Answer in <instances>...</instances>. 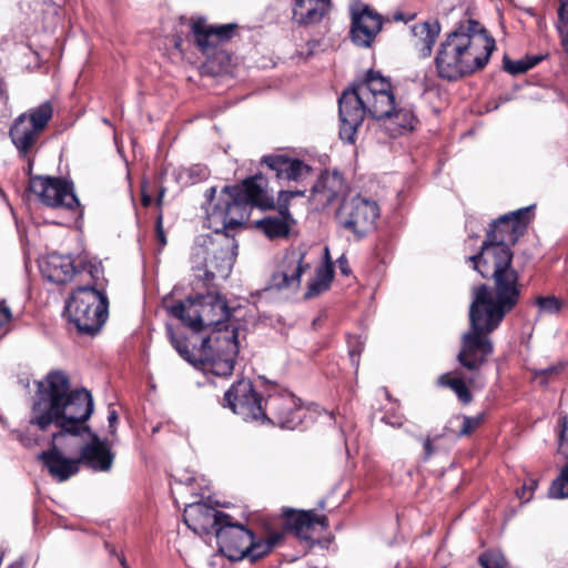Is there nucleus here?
<instances>
[{
  "mask_svg": "<svg viewBox=\"0 0 568 568\" xmlns=\"http://www.w3.org/2000/svg\"><path fill=\"white\" fill-rule=\"evenodd\" d=\"M527 214L528 209H525L499 217L491 224L480 253L469 257L474 268L483 277L494 278L495 298L486 285L473 288L469 307L470 328L462 337V347L457 356L458 362L468 371L479 369L487 356L493 353L488 335L519 301L520 286L518 274L511 267L513 253L509 244H514L524 233Z\"/></svg>",
  "mask_w": 568,
  "mask_h": 568,
  "instance_id": "nucleus-1",
  "label": "nucleus"
},
{
  "mask_svg": "<svg viewBox=\"0 0 568 568\" xmlns=\"http://www.w3.org/2000/svg\"><path fill=\"white\" fill-rule=\"evenodd\" d=\"M93 412V399L85 389H71L68 376L51 372L37 383L29 413V430H38L51 437L52 448L39 455L49 473L64 481L79 471L80 460L65 457L59 449L67 436L78 437L89 432L85 422Z\"/></svg>",
  "mask_w": 568,
  "mask_h": 568,
  "instance_id": "nucleus-2",
  "label": "nucleus"
},
{
  "mask_svg": "<svg viewBox=\"0 0 568 568\" xmlns=\"http://www.w3.org/2000/svg\"><path fill=\"white\" fill-rule=\"evenodd\" d=\"M495 50V40L474 20L460 23L440 44L435 59L442 79L454 81L483 69Z\"/></svg>",
  "mask_w": 568,
  "mask_h": 568,
  "instance_id": "nucleus-3",
  "label": "nucleus"
},
{
  "mask_svg": "<svg viewBox=\"0 0 568 568\" xmlns=\"http://www.w3.org/2000/svg\"><path fill=\"white\" fill-rule=\"evenodd\" d=\"M342 140L354 143L357 128L365 114L381 120L395 109L390 83L378 72L371 71L363 82L343 92L338 100Z\"/></svg>",
  "mask_w": 568,
  "mask_h": 568,
  "instance_id": "nucleus-4",
  "label": "nucleus"
},
{
  "mask_svg": "<svg viewBox=\"0 0 568 568\" xmlns=\"http://www.w3.org/2000/svg\"><path fill=\"white\" fill-rule=\"evenodd\" d=\"M266 186V179L255 175L240 185L225 186L216 200V189H209L205 195L210 227L216 232H220V229H234L248 220L252 206L272 207L273 197L268 195Z\"/></svg>",
  "mask_w": 568,
  "mask_h": 568,
  "instance_id": "nucleus-5",
  "label": "nucleus"
},
{
  "mask_svg": "<svg viewBox=\"0 0 568 568\" xmlns=\"http://www.w3.org/2000/svg\"><path fill=\"white\" fill-rule=\"evenodd\" d=\"M224 406L246 422L267 419L287 429L296 428L303 418L300 400L292 393L275 390L267 396L263 407L248 379L239 381L225 393Z\"/></svg>",
  "mask_w": 568,
  "mask_h": 568,
  "instance_id": "nucleus-6",
  "label": "nucleus"
},
{
  "mask_svg": "<svg viewBox=\"0 0 568 568\" xmlns=\"http://www.w3.org/2000/svg\"><path fill=\"white\" fill-rule=\"evenodd\" d=\"M83 272H88L91 282L73 290L65 312L79 333L94 335L108 318L109 301L104 292L106 280L101 263H91Z\"/></svg>",
  "mask_w": 568,
  "mask_h": 568,
  "instance_id": "nucleus-7",
  "label": "nucleus"
},
{
  "mask_svg": "<svg viewBox=\"0 0 568 568\" xmlns=\"http://www.w3.org/2000/svg\"><path fill=\"white\" fill-rule=\"evenodd\" d=\"M164 307L171 316L194 332L223 324L231 314L226 301L214 291L190 295L185 301L174 305H169L164 301Z\"/></svg>",
  "mask_w": 568,
  "mask_h": 568,
  "instance_id": "nucleus-8",
  "label": "nucleus"
},
{
  "mask_svg": "<svg viewBox=\"0 0 568 568\" xmlns=\"http://www.w3.org/2000/svg\"><path fill=\"white\" fill-rule=\"evenodd\" d=\"M378 216V204L359 194L345 197L335 215L337 224L356 240L365 237L375 229Z\"/></svg>",
  "mask_w": 568,
  "mask_h": 568,
  "instance_id": "nucleus-9",
  "label": "nucleus"
},
{
  "mask_svg": "<svg viewBox=\"0 0 568 568\" xmlns=\"http://www.w3.org/2000/svg\"><path fill=\"white\" fill-rule=\"evenodd\" d=\"M233 237L216 232L215 237H204L203 244L195 247L194 256L203 257V267L207 280L226 278L233 267L236 255Z\"/></svg>",
  "mask_w": 568,
  "mask_h": 568,
  "instance_id": "nucleus-10",
  "label": "nucleus"
},
{
  "mask_svg": "<svg viewBox=\"0 0 568 568\" xmlns=\"http://www.w3.org/2000/svg\"><path fill=\"white\" fill-rule=\"evenodd\" d=\"M200 362L207 366L217 376H229L234 369V359L239 353V345L234 332H217L202 341Z\"/></svg>",
  "mask_w": 568,
  "mask_h": 568,
  "instance_id": "nucleus-11",
  "label": "nucleus"
},
{
  "mask_svg": "<svg viewBox=\"0 0 568 568\" xmlns=\"http://www.w3.org/2000/svg\"><path fill=\"white\" fill-rule=\"evenodd\" d=\"M28 174L30 175V192L44 205L67 210H74L79 206L72 183L59 178L31 175V165H29Z\"/></svg>",
  "mask_w": 568,
  "mask_h": 568,
  "instance_id": "nucleus-12",
  "label": "nucleus"
},
{
  "mask_svg": "<svg viewBox=\"0 0 568 568\" xmlns=\"http://www.w3.org/2000/svg\"><path fill=\"white\" fill-rule=\"evenodd\" d=\"M52 112V105L49 102H43L16 119L10 130V136L13 144L23 155H27L36 143L39 134L51 119Z\"/></svg>",
  "mask_w": 568,
  "mask_h": 568,
  "instance_id": "nucleus-13",
  "label": "nucleus"
},
{
  "mask_svg": "<svg viewBox=\"0 0 568 568\" xmlns=\"http://www.w3.org/2000/svg\"><path fill=\"white\" fill-rule=\"evenodd\" d=\"M311 267L306 250L302 246L288 250L271 277V286L276 290L296 291L301 276Z\"/></svg>",
  "mask_w": 568,
  "mask_h": 568,
  "instance_id": "nucleus-14",
  "label": "nucleus"
},
{
  "mask_svg": "<svg viewBox=\"0 0 568 568\" xmlns=\"http://www.w3.org/2000/svg\"><path fill=\"white\" fill-rule=\"evenodd\" d=\"M252 537L253 532L243 525L235 523L231 516L216 531L220 551L232 561L245 558V551H247Z\"/></svg>",
  "mask_w": 568,
  "mask_h": 568,
  "instance_id": "nucleus-15",
  "label": "nucleus"
},
{
  "mask_svg": "<svg viewBox=\"0 0 568 568\" xmlns=\"http://www.w3.org/2000/svg\"><path fill=\"white\" fill-rule=\"evenodd\" d=\"M91 263L98 262L89 261L78 268L70 255L52 252L40 258L39 268L43 277L48 281L57 284H64L70 282L75 274H79L82 277L88 276V272H83V268L88 267Z\"/></svg>",
  "mask_w": 568,
  "mask_h": 568,
  "instance_id": "nucleus-16",
  "label": "nucleus"
},
{
  "mask_svg": "<svg viewBox=\"0 0 568 568\" xmlns=\"http://www.w3.org/2000/svg\"><path fill=\"white\" fill-rule=\"evenodd\" d=\"M230 515L216 510L205 503H192L184 508V523L197 535L216 534Z\"/></svg>",
  "mask_w": 568,
  "mask_h": 568,
  "instance_id": "nucleus-17",
  "label": "nucleus"
},
{
  "mask_svg": "<svg viewBox=\"0 0 568 568\" xmlns=\"http://www.w3.org/2000/svg\"><path fill=\"white\" fill-rule=\"evenodd\" d=\"M383 26L382 17L367 6L352 12V40L356 45L369 48Z\"/></svg>",
  "mask_w": 568,
  "mask_h": 568,
  "instance_id": "nucleus-18",
  "label": "nucleus"
},
{
  "mask_svg": "<svg viewBox=\"0 0 568 568\" xmlns=\"http://www.w3.org/2000/svg\"><path fill=\"white\" fill-rule=\"evenodd\" d=\"M91 442L80 449V463H84L88 467L95 471H108L113 464V454L105 440H101L97 434H91Z\"/></svg>",
  "mask_w": 568,
  "mask_h": 568,
  "instance_id": "nucleus-19",
  "label": "nucleus"
},
{
  "mask_svg": "<svg viewBox=\"0 0 568 568\" xmlns=\"http://www.w3.org/2000/svg\"><path fill=\"white\" fill-rule=\"evenodd\" d=\"M263 162L281 180L298 181L310 173V168L304 162L285 155L264 156Z\"/></svg>",
  "mask_w": 568,
  "mask_h": 568,
  "instance_id": "nucleus-20",
  "label": "nucleus"
},
{
  "mask_svg": "<svg viewBox=\"0 0 568 568\" xmlns=\"http://www.w3.org/2000/svg\"><path fill=\"white\" fill-rule=\"evenodd\" d=\"M331 0H296L293 19L298 24L320 22L331 10Z\"/></svg>",
  "mask_w": 568,
  "mask_h": 568,
  "instance_id": "nucleus-21",
  "label": "nucleus"
},
{
  "mask_svg": "<svg viewBox=\"0 0 568 568\" xmlns=\"http://www.w3.org/2000/svg\"><path fill=\"white\" fill-rule=\"evenodd\" d=\"M232 24L207 26L203 21H196L192 24L195 42L203 51H207L219 45L220 41L229 39Z\"/></svg>",
  "mask_w": 568,
  "mask_h": 568,
  "instance_id": "nucleus-22",
  "label": "nucleus"
},
{
  "mask_svg": "<svg viewBox=\"0 0 568 568\" xmlns=\"http://www.w3.org/2000/svg\"><path fill=\"white\" fill-rule=\"evenodd\" d=\"M287 527L303 540L312 539V531L316 524L323 528L328 526L326 516H320L314 510L293 513L286 520Z\"/></svg>",
  "mask_w": 568,
  "mask_h": 568,
  "instance_id": "nucleus-23",
  "label": "nucleus"
},
{
  "mask_svg": "<svg viewBox=\"0 0 568 568\" xmlns=\"http://www.w3.org/2000/svg\"><path fill=\"white\" fill-rule=\"evenodd\" d=\"M439 32L440 26L436 20L418 22L412 27L414 47L418 50L420 57L427 58L430 55Z\"/></svg>",
  "mask_w": 568,
  "mask_h": 568,
  "instance_id": "nucleus-24",
  "label": "nucleus"
},
{
  "mask_svg": "<svg viewBox=\"0 0 568 568\" xmlns=\"http://www.w3.org/2000/svg\"><path fill=\"white\" fill-rule=\"evenodd\" d=\"M294 219L288 212V207L281 206L278 214L268 215L256 222V226L271 240L285 237L288 235Z\"/></svg>",
  "mask_w": 568,
  "mask_h": 568,
  "instance_id": "nucleus-25",
  "label": "nucleus"
},
{
  "mask_svg": "<svg viewBox=\"0 0 568 568\" xmlns=\"http://www.w3.org/2000/svg\"><path fill=\"white\" fill-rule=\"evenodd\" d=\"M344 179L338 172H326L313 186V195L322 204H328L344 191Z\"/></svg>",
  "mask_w": 568,
  "mask_h": 568,
  "instance_id": "nucleus-26",
  "label": "nucleus"
},
{
  "mask_svg": "<svg viewBox=\"0 0 568 568\" xmlns=\"http://www.w3.org/2000/svg\"><path fill=\"white\" fill-rule=\"evenodd\" d=\"M384 124L392 135L402 134L404 131L414 129L416 122L415 114L409 105H400L395 103L394 111L384 119Z\"/></svg>",
  "mask_w": 568,
  "mask_h": 568,
  "instance_id": "nucleus-27",
  "label": "nucleus"
},
{
  "mask_svg": "<svg viewBox=\"0 0 568 568\" xmlns=\"http://www.w3.org/2000/svg\"><path fill=\"white\" fill-rule=\"evenodd\" d=\"M283 536L284 534L282 531L270 532L265 540H256L253 536L247 551H245V558H248L252 562L257 561L277 546L283 539Z\"/></svg>",
  "mask_w": 568,
  "mask_h": 568,
  "instance_id": "nucleus-28",
  "label": "nucleus"
},
{
  "mask_svg": "<svg viewBox=\"0 0 568 568\" xmlns=\"http://www.w3.org/2000/svg\"><path fill=\"white\" fill-rule=\"evenodd\" d=\"M333 280V270L329 264L320 266L316 270L315 276L311 280L305 296L307 298L314 297L329 287Z\"/></svg>",
  "mask_w": 568,
  "mask_h": 568,
  "instance_id": "nucleus-29",
  "label": "nucleus"
},
{
  "mask_svg": "<svg viewBox=\"0 0 568 568\" xmlns=\"http://www.w3.org/2000/svg\"><path fill=\"white\" fill-rule=\"evenodd\" d=\"M210 175L209 169L203 164H194L189 168H180L175 171V179L182 185L199 183Z\"/></svg>",
  "mask_w": 568,
  "mask_h": 568,
  "instance_id": "nucleus-30",
  "label": "nucleus"
},
{
  "mask_svg": "<svg viewBox=\"0 0 568 568\" xmlns=\"http://www.w3.org/2000/svg\"><path fill=\"white\" fill-rule=\"evenodd\" d=\"M438 384L449 387L464 404H468L473 399L465 381L460 377L452 376L449 373H446L438 377Z\"/></svg>",
  "mask_w": 568,
  "mask_h": 568,
  "instance_id": "nucleus-31",
  "label": "nucleus"
},
{
  "mask_svg": "<svg viewBox=\"0 0 568 568\" xmlns=\"http://www.w3.org/2000/svg\"><path fill=\"white\" fill-rule=\"evenodd\" d=\"M558 20L556 29L559 36L560 45L568 52V0H559Z\"/></svg>",
  "mask_w": 568,
  "mask_h": 568,
  "instance_id": "nucleus-32",
  "label": "nucleus"
},
{
  "mask_svg": "<svg viewBox=\"0 0 568 568\" xmlns=\"http://www.w3.org/2000/svg\"><path fill=\"white\" fill-rule=\"evenodd\" d=\"M478 561L483 568H508V561L499 550L483 552Z\"/></svg>",
  "mask_w": 568,
  "mask_h": 568,
  "instance_id": "nucleus-33",
  "label": "nucleus"
},
{
  "mask_svg": "<svg viewBox=\"0 0 568 568\" xmlns=\"http://www.w3.org/2000/svg\"><path fill=\"white\" fill-rule=\"evenodd\" d=\"M166 329H168V335L170 337V342H171L172 346L175 348V351L179 353V355L186 362L194 364L195 359L192 357V354H191L190 349L187 348L185 341L178 337L175 335V333L173 332V328L170 325L166 326Z\"/></svg>",
  "mask_w": 568,
  "mask_h": 568,
  "instance_id": "nucleus-34",
  "label": "nucleus"
},
{
  "mask_svg": "<svg viewBox=\"0 0 568 568\" xmlns=\"http://www.w3.org/2000/svg\"><path fill=\"white\" fill-rule=\"evenodd\" d=\"M536 304L542 313L555 314L560 310V303L554 296H539L536 300Z\"/></svg>",
  "mask_w": 568,
  "mask_h": 568,
  "instance_id": "nucleus-35",
  "label": "nucleus"
},
{
  "mask_svg": "<svg viewBox=\"0 0 568 568\" xmlns=\"http://www.w3.org/2000/svg\"><path fill=\"white\" fill-rule=\"evenodd\" d=\"M484 420V415L479 414L477 416H463V426L459 430V436H466L471 434Z\"/></svg>",
  "mask_w": 568,
  "mask_h": 568,
  "instance_id": "nucleus-36",
  "label": "nucleus"
},
{
  "mask_svg": "<svg viewBox=\"0 0 568 568\" xmlns=\"http://www.w3.org/2000/svg\"><path fill=\"white\" fill-rule=\"evenodd\" d=\"M504 69L510 74H519L529 70V65H527V60L521 59L517 61H511L507 57L504 58Z\"/></svg>",
  "mask_w": 568,
  "mask_h": 568,
  "instance_id": "nucleus-37",
  "label": "nucleus"
},
{
  "mask_svg": "<svg viewBox=\"0 0 568 568\" xmlns=\"http://www.w3.org/2000/svg\"><path fill=\"white\" fill-rule=\"evenodd\" d=\"M11 312L10 310L0 303V338L4 336L10 328Z\"/></svg>",
  "mask_w": 568,
  "mask_h": 568,
  "instance_id": "nucleus-38",
  "label": "nucleus"
},
{
  "mask_svg": "<svg viewBox=\"0 0 568 568\" xmlns=\"http://www.w3.org/2000/svg\"><path fill=\"white\" fill-rule=\"evenodd\" d=\"M348 346L351 359L353 363H355V361L359 357L361 352L363 349V343L354 337L348 339Z\"/></svg>",
  "mask_w": 568,
  "mask_h": 568,
  "instance_id": "nucleus-39",
  "label": "nucleus"
},
{
  "mask_svg": "<svg viewBox=\"0 0 568 568\" xmlns=\"http://www.w3.org/2000/svg\"><path fill=\"white\" fill-rule=\"evenodd\" d=\"M305 194L304 191H281L280 194H278V202L281 203V206L284 207V206H287V202L293 197V196H303Z\"/></svg>",
  "mask_w": 568,
  "mask_h": 568,
  "instance_id": "nucleus-40",
  "label": "nucleus"
},
{
  "mask_svg": "<svg viewBox=\"0 0 568 568\" xmlns=\"http://www.w3.org/2000/svg\"><path fill=\"white\" fill-rule=\"evenodd\" d=\"M422 440H423V447H424V458L428 459L435 453V448L433 446V439L429 437H425Z\"/></svg>",
  "mask_w": 568,
  "mask_h": 568,
  "instance_id": "nucleus-41",
  "label": "nucleus"
},
{
  "mask_svg": "<svg viewBox=\"0 0 568 568\" xmlns=\"http://www.w3.org/2000/svg\"><path fill=\"white\" fill-rule=\"evenodd\" d=\"M156 239L161 246H164L166 244V237L163 231L161 216H159L156 221Z\"/></svg>",
  "mask_w": 568,
  "mask_h": 568,
  "instance_id": "nucleus-42",
  "label": "nucleus"
},
{
  "mask_svg": "<svg viewBox=\"0 0 568 568\" xmlns=\"http://www.w3.org/2000/svg\"><path fill=\"white\" fill-rule=\"evenodd\" d=\"M108 422H109V426H110V434L114 435L115 434V424L118 422V414L114 409L109 410Z\"/></svg>",
  "mask_w": 568,
  "mask_h": 568,
  "instance_id": "nucleus-43",
  "label": "nucleus"
},
{
  "mask_svg": "<svg viewBox=\"0 0 568 568\" xmlns=\"http://www.w3.org/2000/svg\"><path fill=\"white\" fill-rule=\"evenodd\" d=\"M337 266H338V268H339L342 274L348 275L351 273L348 261H347V258L345 256H341L337 260Z\"/></svg>",
  "mask_w": 568,
  "mask_h": 568,
  "instance_id": "nucleus-44",
  "label": "nucleus"
},
{
  "mask_svg": "<svg viewBox=\"0 0 568 568\" xmlns=\"http://www.w3.org/2000/svg\"><path fill=\"white\" fill-rule=\"evenodd\" d=\"M556 372V369L554 367H549L545 371H541L539 373L536 374L535 378L536 381H538L541 385L546 384V381H545V376L546 375H550V374H554Z\"/></svg>",
  "mask_w": 568,
  "mask_h": 568,
  "instance_id": "nucleus-45",
  "label": "nucleus"
},
{
  "mask_svg": "<svg viewBox=\"0 0 568 568\" xmlns=\"http://www.w3.org/2000/svg\"><path fill=\"white\" fill-rule=\"evenodd\" d=\"M517 496L524 501H528L531 498V494H529V490L527 489V484H524L521 489L517 490Z\"/></svg>",
  "mask_w": 568,
  "mask_h": 568,
  "instance_id": "nucleus-46",
  "label": "nucleus"
},
{
  "mask_svg": "<svg viewBox=\"0 0 568 568\" xmlns=\"http://www.w3.org/2000/svg\"><path fill=\"white\" fill-rule=\"evenodd\" d=\"M382 420L387 424V425H390L393 427H402L403 426V422L399 420V419H392L388 415H385Z\"/></svg>",
  "mask_w": 568,
  "mask_h": 568,
  "instance_id": "nucleus-47",
  "label": "nucleus"
},
{
  "mask_svg": "<svg viewBox=\"0 0 568 568\" xmlns=\"http://www.w3.org/2000/svg\"><path fill=\"white\" fill-rule=\"evenodd\" d=\"M526 60H527V65H529V69H531L541 61V57H529Z\"/></svg>",
  "mask_w": 568,
  "mask_h": 568,
  "instance_id": "nucleus-48",
  "label": "nucleus"
},
{
  "mask_svg": "<svg viewBox=\"0 0 568 568\" xmlns=\"http://www.w3.org/2000/svg\"><path fill=\"white\" fill-rule=\"evenodd\" d=\"M152 203V197L150 195H146L145 193L142 194V204L144 206H149Z\"/></svg>",
  "mask_w": 568,
  "mask_h": 568,
  "instance_id": "nucleus-49",
  "label": "nucleus"
},
{
  "mask_svg": "<svg viewBox=\"0 0 568 568\" xmlns=\"http://www.w3.org/2000/svg\"><path fill=\"white\" fill-rule=\"evenodd\" d=\"M527 489L529 490V494H532V490L535 489L536 487V480L535 479H529L527 483Z\"/></svg>",
  "mask_w": 568,
  "mask_h": 568,
  "instance_id": "nucleus-50",
  "label": "nucleus"
},
{
  "mask_svg": "<svg viewBox=\"0 0 568 568\" xmlns=\"http://www.w3.org/2000/svg\"><path fill=\"white\" fill-rule=\"evenodd\" d=\"M193 480H194V479H193L192 477H189V478L185 480V483H186L187 485H191Z\"/></svg>",
  "mask_w": 568,
  "mask_h": 568,
  "instance_id": "nucleus-51",
  "label": "nucleus"
},
{
  "mask_svg": "<svg viewBox=\"0 0 568 568\" xmlns=\"http://www.w3.org/2000/svg\"><path fill=\"white\" fill-rule=\"evenodd\" d=\"M162 196H163V192L160 193L159 202L161 201Z\"/></svg>",
  "mask_w": 568,
  "mask_h": 568,
  "instance_id": "nucleus-52",
  "label": "nucleus"
}]
</instances>
